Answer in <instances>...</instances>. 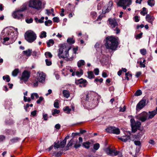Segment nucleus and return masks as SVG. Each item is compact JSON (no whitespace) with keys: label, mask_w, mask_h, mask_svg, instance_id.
Wrapping results in <instances>:
<instances>
[{"label":"nucleus","mask_w":157,"mask_h":157,"mask_svg":"<svg viewBox=\"0 0 157 157\" xmlns=\"http://www.w3.org/2000/svg\"><path fill=\"white\" fill-rule=\"evenodd\" d=\"M118 45V40L117 38L113 36H111L106 38V42L105 45L107 49L112 51L116 50Z\"/></svg>","instance_id":"f257e3e1"},{"label":"nucleus","mask_w":157,"mask_h":157,"mask_svg":"<svg viewBox=\"0 0 157 157\" xmlns=\"http://www.w3.org/2000/svg\"><path fill=\"white\" fill-rule=\"evenodd\" d=\"M70 48L67 47L65 45H62L59 50L58 56L59 58H66L67 61H71L73 60V57L71 56L70 58H67L69 56L68 51Z\"/></svg>","instance_id":"f03ea898"},{"label":"nucleus","mask_w":157,"mask_h":157,"mask_svg":"<svg viewBox=\"0 0 157 157\" xmlns=\"http://www.w3.org/2000/svg\"><path fill=\"white\" fill-rule=\"evenodd\" d=\"M29 6L37 10H41L44 8V5L40 0H30L29 2Z\"/></svg>","instance_id":"7ed1b4c3"},{"label":"nucleus","mask_w":157,"mask_h":157,"mask_svg":"<svg viewBox=\"0 0 157 157\" xmlns=\"http://www.w3.org/2000/svg\"><path fill=\"white\" fill-rule=\"evenodd\" d=\"M25 39L28 42L31 43L36 38V35L33 31L30 30L26 31L24 35Z\"/></svg>","instance_id":"20e7f679"},{"label":"nucleus","mask_w":157,"mask_h":157,"mask_svg":"<svg viewBox=\"0 0 157 157\" xmlns=\"http://www.w3.org/2000/svg\"><path fill=\"white\" fill-rule=\"evenodd\" d=\"M6 30V29H4L2 31L0 35V39L2 43L7 45L10 44L8 43V41L9 40L10 37L9 33H7Z\"/></svg>","instance_id":"39448f33"},{"label":"nucleus","mask_w":157,"mask_h":157,"mask_svg":"<svg viewBox=\"0 0 157 157\" xmlns=\"http://www.w3.org/2000/svg\"><path fill=\"white\" fill-rule=\"evenodd\" d=\"M131 0H117V5L123 7L124 9H126L127 7L128 6L131 4Z\"/></svg>","instance_id":"423d86ee"},{"label":"nucleus","mask_w":157,"mask_h":157,"mask_svg":"<svg viewBox=\"0 0 157 157\" xmlns=\"http://www.w3.org/2000/svg\"><path fill=\"white\" fill-rule=\"evenodd\" d=\"M130 122L132 131L134 132H135L140 127L141 123L139 121L136 122L133 118L131 119Z\"/></svg>","instance_id":"0eeeda50"},{"label":"nucleus","mask_w":157,"mask_h":157,"mask_svg":"<svg viewBox=\"0 0 157 157\" xmlns=\"http://www.w3.org/2000/svg\"><path fill=\"white\" fill-rule=\"evenodd\" d=\"M147 113L143 112L138 116V118L142 122H144L147 119H149Z\"/></svg>","instance_id":"6e6552de"},{"label":"nucleus","mask_w":157,"mask_h":157,"mask_svg":"<svg viewBox=\"0 0 157 157\" xmlns=\"http://www.w3.org/2000/svg\"><path fill=\"white\" fill-rule=\"evenodd\" d=\"M37 75V80L39 82L43 83L45 81L46 75L43 72H38Z\"/></svg>","instance_id":"1a4fd4ad"},{"label":"nucleus","mask_w":157,"mask_h":157,"mask_svg":"<svg viewBox=\"0 0 157 157\" xmlns=\"http://www.w3.org/2000/svg\"><path fill=\"white\" fill-rule=\"evenodd\" d=\"M106 153L111 156H116L118 154L119 152L114 150L111 149L109 148H107L105 150Z\"/></svg>","instance_id":"9d476101"},{"label":"nucleus","mask_w":157,"mask_h":157,"mask_svg":"<svg viewBox=\"0 0 157 157\" xmlns=\"http://www.w3.org/2000/svg\"><path fill=\"white\" fill-rule=\"evenodd\" d=\"M13 17L14 18L19 19L23 17V14L21 12L17 10L14 12L12 14Z\"/></svg>","instance_id":"9b49d317"},{"label":"nucleus","mask_w":157,"mask_h":157,"mask_svg":"<svg viewBox=\"0 0 157 157\" xmlns=\"http://www.w3.org/2000/svg\"><path fill=\"white\" fill-rule=\"evenodd\" d=\"M30 76V73L28 71H25L22 73L21 80L26 82L28 80Z\"/></svg>","instance_id":"f8f14e48"},{"label":"nucleus","mask_w":157,"mask_h":157,"mask_svg":"<svg viewBox=\"0 0 157 157\" xmlns=\"http://www.w3.org/2000/svg\"><path fill=\"white\" fill-rule=\"evenodd\" d=\"M110 27L113 28L118 25L117 23L115 18H109L108 20Z\"/></svg>","instance_id":"ddd939ff"},{"label":"nucleus","mask_w":157,"mask_h":157,"mask_svg":"<svg viewBox=\"0 0 157 157\" xmlns=\"http://www.w3.org/2000/svg\"><path fill=\"white\" fill-rule=\"evenodd\" d=\"M146 100H143L140 101L136 105V109H141L145 105Z\"/></svg>","instance_id":"4468645a"},{"label":"nucleus","mask_w":157,"mask_h":157,"mask_svg":"<svg viewBox=\"0 0 157 157\" xmlns=\"http://www.w3.org/2000/svg\"><path fill=\"white\" fill-rule=\"evenodd\" d=\"M76 82H78L80 84H82V86L80 85V86L85 87L86 85V80L82 78L76 80Z\"/></svg>","instance_id":"2eb2a0df"},{"label":"nucleus","mask_w":157,"mask_h":157,"mask_svg":"<svg viewBox=\"0 0 157 157\" xmlns=\"http://www.w3.org/2000/svg\"><path fill=\"white\" fill-rule=\"evenodd\" d=\"M146 19L147 21L152 24V22L154 19V17L149 14H147L146 17Z\"/></svg>","instance_id":"dca6fc26"},{"label":"nucleus","mask_w":157,"mask_h":157,"mask_svg":"<svg viewBox=\"0 0 157 157\" xmlns=\"http://www.w3.org/2000/svg\"><path fill=\"white\" fill-rule=\"evenodd\" d=\"M147 113L148 114V116L149 119L153 118L157 114V112L156 110H153L151 111H149Z\"/></svg>","instance_id":"f3484780"},{"label":"nucleus","mask_w":157,"mask_h":157,"mask_svg":"<svg viewBox=\"0 0 157 157\" xmlns=\"http://www.w3.org/2000/svg\"><path fill=\"white\" fill-rule=\"evenodd\" d=\"M118 138L123 142H125L130 140V137L128 135L124 136L122 137H118Z\"/></svg>","instance_id":"a211bd4d"},{"label":"nucleus","mask_w":157,"mask_h":157,"mask_svg":"<svg viewBox=\"0 0 157 157\" xmlns=\"http://www.w3.org/2000/svg\"><path fill=\"white\" fill-rule=\"evenodd\" d=\"M87 77L89 79H92L95 77V76L93 72L92 71H88L87 72Z\"/></svg>","instance_id":"6ab92c4d"},{"label":"nucleus","mask_w":157,"mask_h":157,"mask_svg":"<svg viewBox=\"0 0 157 157\" xmlns=\"http://www.w3.org/2000/svg\"><path fill=\"white\" fill-rule=\"evenodd\" d=\"M32 50L29 49L23 52V53L25 54L27 56H29L31 55Z\"/></svg>","instance_id":"aec40b11"},{"label":"nucleus","mask_w":157,"mask_h":157,"mask_svg":"<svg viewBox=\"0 0 157 157\" xmlns=\"http://www.w3.org/2000/svg\"><path fill=\"white\" fill-rule=\"evenodd\" d=\"M114 127L109 126L106 129V131L109 133H113Z\"/></svg>","instance_id":"412c9836"},{"label":"nucleus","mask_w":157,"mask_h":157,"mask_svg":"<svg viewBox=\"0 0 157 157\" xmlns=\"http://www.w3.org/2000/svg\"><path fill=\"white\" fill-rule=\"evenodd\" d=\"M147 3L149 6L151 7H152L155 4V0H148Z\"/></svg>","instance_id":"4be33fe9"},{"label":"nucleus","mask_w":157,"mask_h":157,"mask_svg":"<svg viewBox=\"0 0 157 157\" xmlns=\"http://www.w3.org/2000/svg\"><path fill=\"white\" fill-rule=\"evenodd\" d=\"M78 66L79 67H80L84 65L85 64V61L83 60H79L78 62Z\"/></svg>","instance_id":"5701e85b"},{"label":"nucleus","mask_w":157,"mask_h":157,"mask_svg":"<svg viewBox=\"0 0 157 157\" xmlns=\"http://www.w3.org/2000/svg\"><path fill=\"white\" fill-rule=\"evenodd\" d=\"M27 8V5L26 4H24L18 10L21 12H22L26 10Z\"/></svg>","instance_id":"b1692460"},{"label":"nucleus","mask_w":157,"mask_h":157,"mask_svg":"<svg viewBox=\"0 0 157 157\" xmlns=\"http://www.w3.org/2000/svg\"><path fill=\"white\" fill-rule=\"evenodd\" d=\"M63 96L67 98H68L70 96L69 92L66 90H64L63 92Z\"/></svg>","instance_id":"393cba45"},{"label":"nucleus","mask_w":157,"mask_h":157,"mask_svg":"<svg viewBox=\"0 0 157 157\" xmlns=\"http://www.w3.org/2000/svg\"><path fill=\"white\" fill-rule=\"evenodd\" d=\"M63 110L65 112L69 114L70 113L71 109L68 106H65L63 108Z\"/></svg>","instance_id":"a878e982"},{"label":"nucleus","mask_w":157,"mask_h":157,"mask_svg":"<svg viewBox=\"0 0 157 157\" xmlns=\"http://www.w3.org/2000/svg\"><path fill=\"white\" fill-rule=\"evenodd\" d=\"M120 131L119 129L114 127L113 133L118 135L120 134Z\"/></svg>","instance_id":"bb28decb"},{"label":"nucleus","mask_w":157,"mask_h":157,"mask_svg":"<svg viewBox=\"0 0 157 157\" xmlns=\"http://www.w3.org/2000/svg\"><path fill=\"white\" fill-rule=\"evenodd\" d=\"M54 44V41L53 40H49L47 42V45L48 47H49L52 46Z\"/></svg>","instance_id":"cd10ccee"},{"label":"nucleus","mask_w":157,"mask_h":157,"mask_svg":"<svg viewBox=\"0 0 157 157\" xmlns=\"http://www.w3.org/2000/svg\"><path fill=\"white\" fill-rule=\"evenodd\" d=\"M67 140L66 139H64L60 143V146L61 148H63L65 145Z\"/></svg>","instance_id":"c85d7f7f"},{"label":"nucleus","mask_w":157,"mask_h":157,"mask_svg":"<svg viewBox=\"0 0 157 157\" xmlns=\"http://www.w3.org/2000/svg\"><path fill=\"white\" fill-rule=\"evenodd\" d=\"M90 143L89 142H86L83 143L82 144V146L85 148L88 149L90 147Z\"/></svg>","instance_id":"c756f323"},{"label":"nucleus","mask_w":157,"mask_h":157,"mask_svg":"<svg viewBox=\"0 0 157 157\" xmlns=\"http://www.w3.org/2000/svg\"><path fill=\"white\" fill-rule=\"evenodd\" d=\"M19 72V69H16L12 72V75L13 76H16Z\"/></svg>","instance_id":"7c9ffc66"},{"label":"nucleus","mask_w":157,"mask_h":157,"mask_svg":"<svg viewBox=\"0 0 157 157\" xmlns=\"http://www.w3.org/2000/svg\"><path fill=\"white\" fill-rule=\"evenodd\" d=\"M36 98H37L39 97L38 94L36 93H34L32 94L31 95V99L33 100L34 99V97Z\"/></svg>","instance_id":"2f4dec72"},{"label":"nucleus","mask_w":157,"mask_h":157,"mask_svg":"<svg viewBox=\"0 0 157 157\" xmlns=\"http://www.w3.org/2000/svg\"><path fill=\"white\" fill-rule=\"evenodd\" d=\"M39 36L41 38L46 37V33L45 31L42 32Z\"/></svg>","instance_id":"473e14b6"},{"label":"nucleus","mask_w":157,"mask_h":157,"mask_svg":"<svg viewBox=\"0 0 157 157\" xmlns=\"http://www.w3.org/2000/svg\"><path fill=\"white\" fill-rule=\"evenodd\" d=\"M45 55L46 58H50L52 57V55L50 52H46L45 53Z\"/></svg>","instance_id":"72a5a7b5"},{"label":"nucleus","mask_w":157,"mask_h":157,"mask_svg":"<svg viewBox=\"0 0 157 157\" xmlns=\"http://www.w3.org/2000/svg\"><path fill=\"white\" fill-rule=\"evenodd\" d=\"M54 147L55 149L60 148L59 142H55L54 143Z\"/></svg>","instance_id":"f704fd0d"},{"label":"nucleus","mask_w":157,"mask_h":157,"mask_svg":"<svg viewBox=\"0 0 157 157\" xmlns=\"http://www.w3.org/2000/svg\"><path fill=\"white\" fill-rule=\"evenodd\" d=\"M83 72L82 70H81L79 71H77L76 74L77 76L79 77L83 74Z\"/></svg>","instance_id":"c9c22d12"},{"label":"nucleus","mask_w":157,"mask_h":157,"mask_svg":"<svg viewBox=\"0 0 157 157\" xmlns=\"http://www.w3.org/2000/svg\"><path fill=\"white\" fill-rule=\"evenodd\" d=\"M67 42L70 44H74L75 42V40L72 38H69L67 39Z\"/></svg>","instance_id":"e433bc0d"},{"label":"nucleus","mask_w":157,"mask_h":157,"mask_svg":"<svg viewBox=\"0 0 157 157\" xmlns=\"http://www.w3.org/2000/svg\"><path fill=\"white\" fill-rule=\"evenodd\" d=\"M54 106L56 108H59V104L58 102V100H56L55 101L54 104Z\"/></svg>","instance_id":"4c0bfd02"},{"label":"nucleus","mask_w":157,"mask_h":157,"mask_svg":"<svg viewBox=\"0 0 157 157\" xmlns=\"http://www.w3.org/2000/svg\"><path fill=\"white\" fill-rule=\"evenodd\" d=\"M3 79L4 80H6V81L7 82H9L10 80V77H9V76H8V75L3 76Z\"/></svg>","instance_id":"58836bf2"},{"label":"nucleus","mask_w":157,"mask_h":157,"mask_svg":"<svg viewBox=\"0 0 157 157\" xmlns=\"http://www.w3.org/2000/svg\"><path fill=\"white\" fill-rule=\"evenodd\" d=\"M142 94V92L140 90H138L136 92L135 95L136 96H140Z\"/></svg>","instance_id":"ea45409f"},{"label":"nucleus","mask_w":157,"mask_h":157,"mask_svg":"<svg viewBox=\"0 0 157 157\" xmlns=\"http://www.w3.org/2000/svg\"><path fill=\"white\" fill-rule=\"evenodd\" d=\"M52 21L51 20H48L45 22V25L48 26L51 25L52 23Z\"/></svg>","instance_id":"a19ab883"},{"label":"nucleus","mask_w":157,"mask_h":157,"mask_svg":"<svg viewBox=\"0 0 157 157\" xmlns=\"http://www.w3.org/2000/svg\"><path fill=\"white\" fill-rule=\"evenodd\" d=\"M100 147V144L98 143H97L94 145V149L97 150H98Z\"/></svg>","instance_id":"79ce46f5"},{"label":"nucleus","mask_w":157,"mask_h":157,"mask_svg":"<svg viewBox=\"0 0 157 157\" xmlns=\"http://www.w3.org/2000/svg\"><path fill=\"white\" fill-rule=\"evenodd\" d=\"M45 62L47 66H50L52 64V62L50 59H46Z\"/></svg>","instance_id":"37998d69"},{"label":"nucleus","mask_w":157,"mask_h":157,"mask_svg":"<svg viewBox=\"0 0 157 157\" xmlns=\"http://www.w3.org/2000/svg\"><path fill=\"white\" fill-rule=\"evenodd\" d=\"M91 16L93 18H95L97 16L96 12L94 11L90 13Z\"/></svg>","instance_id":"c03bdc74"},{"label":"nucleus","mask_w":157,"mask_h":157,"mask_svg":"<svg viewBox=\"0 0 157 157\" xmlns=\"http://www.w3.org/2000/svg\"><path fill=\"white\" fill-rule=\"evenodd\" d=\"M125 75L126 76V78L128 80L129 79V77H131L132 75L131 74H130L129 72L126 73L125 74Z\"/></svg>","instance_id":"a18cd8bd"},{"label":"nucleus","mask_w":157,"mask_h":157,"mask_svg":"<svg viewBox=\"0 0 157 157\" xmlns=\"http://www.w3.org/2000/svg\"><path fill=\"white\" fill-rule=\"evenodd\" d=\"M38 82L37 80H35L33 82V87H36L38 86Z\"/></svg>","instance_id":"49530a36"},{"label":"nucleus","mask_w":157,"mask_h":157,"mask_svg":"<svg viewBox=\"0 0 157 157\" xmlns=\"http://www.w3.org/2000/svg\"><path fill=\"white\" fill-rule=\"evenodd\" d=\"M19 138L18 137H15L11 140V141L13 143L16 142L19 140Z\"/></svg>","instance_id":"de8ad7c7"},{"label":"nucleus","mask_w":157,"mask_h":157,"mask_svg":"<svg viewBox=\"0 0 157 157\" xmlns=\"http://www.w3.org/2000/svg\"><path fill=\"white\" fill-rule=\"evenodd\" d=\"M24 100L25 101L28 102H30L31 101V99L29 98H27L25 96L24 97Z\"/></svg>","instance_id":"09e8293b"},{"label":"nucleus","mask_w":157,"mask_h":157,"mask_svg":"<svg viewBox=\"0 0 157 157\" xmlns=\"http://www.w3.org/2000/svg\"><path fill=\"white\" fill-rule=\"evenodd\" d=\"M60 113V111L59 110H57L56 109H55L53 110V112L52 113V115L53 116H54V115L56 114H59Z\"/></svg>","instance_id":"8fccbe9b"},{"label":"nucleus","mask_w":157,"mask_h":157,"mask_svg":"<svg viewBox=\"0 0 157 157\" xmlns=\"http://www.w3.org/2000/svg\"><path fill=\"white\" fill-rule=\"evenodd\" d=\"M146 51L145 49H141L140 50L141 53L143 55H145L146 54Z\"/></svg>","instance_id":"3c124183"},{"label":"nucleus","mask_w":157,"mask_h":157,"mask_svg":"<svg viewBox=\"0 0 157 157\" xmlns=\"http://www.w3.org/2000/svg\"><path fill=\"white\" fill-rule=\"evenodd\" d=\"M53 19L54 22H58L59 21V18L57 17H53Z\"/></svg>","instance_id":"603ef678"},{"label":"nucleus","mask_w":157,"mask_h":157,"mask_svg":"<svg viewBox=\"0 0 157 157\" xmlns=\"http://www.w3.org/2000/svg\"><path fill=\"white\" fill-rule=\"evenodd\" d=\"M137 63H139V62H138ZM139 63L140 65V67H141L144 68L146 66L145 64H144V63H143L141 61Z\"/></svg>","instance_id":"864d4df0"},{"label":"nucleus","mask_w":157,"mask_h":157,"mask_svg":"<svg viewBox=\"0 0 157 157\" xmlns=\"http://www.w3.org/2000/svg\"><path fill=\"white\" fill-rule=\"evenodd\" d=\"M134 143L136 145L139 146H140L141 144L140 142L138 140H135L134 141Z\"/></svg>","instance_id":"5fc2aeb1"},{"label":"nucleus","mask_w":157,"mask_h":157,"mask_svg":"<svg viewBox=\"0 0 157 157\" xmlns=\"http://www.w3.org/2000/svg\"><path fill=\"white\" fill-rule=\"evenodd\" d=\"M94 73L96 75H98L99 73V70L98 68L94 69Z\"/></svg>","instance_id":"6e6d98bb"},{"label":"nucleus","mask_w":157,"mask_h":157,"mask_svg":"<svg viewBox=\"0 0 157 157\" xmlns=\"http://www.w3.org/2000/svg\"><path fill=\"white\" fill-rule=\"evenodd\" d=\"M54 154L56 157H59L61 155V153L60 152H55L54 153Z\"/></svg>","instance_id":"4d7b16f0"},{"label":"nucleus","mask_w":157,"mask_h":157,"mask_svg":"<svg viewBox=\"0 0 157 157\" xmlns=\"http://www.w3.org/2000/svg\"><path fill=\"white\" fill-rule=\"evenodd\" d=\"M73 142V140H71L67 144V146L68 147L71 146Z\"/></svg>","instance_id":"13d9d810"},{"label":"nucleus","mask_w":157,"mask_h":157,"mask_svg":"<svg viewBox=\"0 0 157 157\" xmlns=\"http://www.w3.org/2000/svg\"><path fill=\"white\" fill-rule=\"evenodd\" d=\"M26 22L28 23H30L33 22V20L32 18L29 19H27L25 20Z\"/></svg>","instance_id":"bf43d9fd"},{"label":"nucleus","mask_w":157,"mask_h":157,"mask_svg":"<svg viewBox=\"0 0 157 157\" xmlns=\"http://www.w3.org/2000/svg\"><path fill=\"white\" fill-rule=\"evenodd\" d=\"M125 106H124L123 108H122L121 107L120 108V111L122 112H124L125 110Z\"/></svg>","instance_id":"052dcab7"},{"label":"nucleus","mask_w":157,"mask_h":157,"mask_svg":"<svg viewBox=\"0 0 157 157\" xmlns=\"http://www.w3.org/2000/svg\"><path fill=\"white\" fill-rule=\"evenodd\" d=\"M43 98L42 97H40L39 98V99H38V100H37V101L36 102L38 104H39L41 102V101L43 100Z\"/></svg>","instance_id":"680f3d73"},{"label":"nucleus","mask_w":157,"mask_h":157,"mask_svg":"<svg viewBox=\"0 0 157 157\" xmlns=\"http://www.w3.org/2000/svg\"><path fill=\"white\" fill-rule=\"evenodd\" d=\"M90 98V94H86V97L85 98L86 100V101H89Z\"/></svg>","instance_id":"e2e57ef3"},{"label":"nucleus","mask_w":157,"mask_h":157,"mask_svg":"<svg viewBox=\"0 0 157 157\" xmlns=\"http://www.w3.org/2000/svg\"><path fill=\"white\" fill-rule=\"evenodd\" d=\"M61 13L60 14V15L61 16L63 17L64 15V10L63 8L61 9Z\"/></svg>","instance_id":"0e129e2a"},{"label":"nucleus","mask_w":157,"mask_h":157,"mask_svg":"<svg viewBox=\"0 0 157 157\" xmlns=\"http://www.w3.org/2000/svg\"><path fill=\"white\" fill-rule=\"evenodd\" d=\"M78 50V48H73L72 50H73V53L74 54H76V52Z\"/></svg>","instance_id":"69168bd1"},{"label":"nucleus","mask_w":157,"mask_h":157,"mask_svg":"<svg viewBox=\"0 0 157 157\" xmlns=\"http://www.w3.org/2000/svg\"><path fill=\"white\" fill-rule=\"evenodd\" d=\"M141 72L140 71H139L136 72V76L137 78L139 77L140 75H141Z\"/></svg>","instance_id":"338daca9"},{"label":"nucleus","mask_w":157,"mask_h":157,"mask_svg":"<svg viewBox=\"0 0 157 157\" xmlns=\"http://www.w3.org/2000/svg\"><path fill=\"white\" fill-rule=\"evenodd\" d=\"M142 33H139L136 36V38L137 39L138 38H140L142 36Z\"/></svg>","instance_id":"774afa93"}]
</instances>
